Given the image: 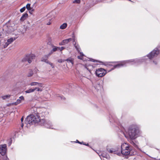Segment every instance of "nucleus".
<instances>
[{
  "label": "nucleus",
  "instance_id": "obj_1",
  "mask_svg": "<svg viewBox=\"0 0 160 160\" xmlns=\"http://www.w3.org/2000/svg\"><path fill=\"white\" fill-rule=\"evenodd\" d=\"M145 57H144L139 58L123 61L116 64H108L107 65V67L111 68V69L109 70L108 72H110L115 68H119L122 67L126 66L128 64L137 65L144 61L147 62V61L149 60L148 59H146Z\"/></svg>",
  "mask_w": 160,
  "mask_h": 160
},
{
  "label": "nucleus",
  "instance_id": "obj_2",
  "mask_svg": "<svg viewBox=\"0 0 160 160\" xmlns=\"http://www.w3.org/2000/svg\"><path fill=\"white\" fill-rule=\"evenodd\" d=\"M128 133L129 138L131 139H135L139 137L142 133L140 127L138 125L132 124L128 128Z\"/></svg>",
  "mask_w": 160,
  "mask_h": 160
},
{
  "label": "nucleus",
  "instance_id": "obj_3",
  "mask_svg": "<svg viewBox=\"0 0 160 160\" xmlns=\"http://www.w3.org/2000/svg\"><path fill=\"white\" fill-rule=\"evenodd\" d=\"M39 114L35 112L33 114H31L27 117L25 123L27 127L29 126L35 125L38 123H40L41 119H40Z\"/></svg>",
  "mask_w": 160,
  "mask_h": 160
},
{
  "label": "nucleus",
  "instance_id": "obj_4",
  "mask_svg": "<svg viewBox=\"0 0 160 160\" xmlns=\"http://www.w3.org/2000/svg\"><path fill=\"white\" fill-rule=\"evenodd\" d=\"M132 150L130 146L126 143H124L121 146L120 153L121 155H122L127 156L130 154Z\"/></svg>",
  "mask_w": 160,
  "mask_h": 160
},
{
  "label": "nucleus",
  "instance_id": "obj_5",
  "mask_svg": "<svg viewBox=\"0 0 160 160\" xmlns=\"http://www.w3.org/2000/svg\"><path fill=\"white\" fill-rule=\"evenodd\" d=\"M160 51V45L158 46L153 51L151 52L148 54L147 55V57L150 60L156 58L159 54Z\"/></svg>",
  "mask_w": 160,
  "mask_h": 160
},
{
  "label": "nucleus",
  "instance_id": "obj_6",
  "mask_svg": "<svg viewBox=\"0 0 160 160\" xmlns=\"http://www.w3.org/2000/svg\"><path fill=\"white\" fill-rule=\"evenodd\" d=\"M40 125L42 126H44L45 127L51 129H54L52 127V124L51 121L48 120L41 119L40 121Z\"/></svg>",
  "mask_w": 160,
  "mask_h": 160
},
{
  "label": "nucleus",
  "instance_id": "obj_7",
  "mask_svg": "<svg viewBox=\"0 0 160 160\" xmlns=\"http://www.w3.org/2000/svg\"><path fill=\"white\" fill-rule=\"evenodd\" d=\"M121 146H118L114 148L108 150V152L111 153L116 154L118 156L121 155Z\"/></svg>",
  "mask_w": 160,
  "mask_h": 160
},
{
  "label": "nucleus",
  "instance_id": "obj_8",
  "mask_svg": "<svg viewBox=\"0 0 160 160\" xmlns=\"http://www.w3.org/2000/svg\"><path fill=\"white\" fill-rule=\"evenodd\" d=\"M106 70L102 68H99L97 69L95 72L96 75L100 77L104 76L106 74Z\"/></svg>",
  "mask_w": 160,
  "mask_h": 160
},
{
  "label": "nucleus",
  "instance_id": "obj_9",
  "mask_svg": "<svg viewBox=\"0 0 160 160\" xmlns=\"http://www.w3.org/2000/svg\"><path fill=\"white\" fill-rule=\"evenodd\" d=\"M3 30L7 33H9L14 31V29L12 27L8 25L7 24H5L3 26Z\"/></svg>",
  "mask_w": 160,
  "mask_h": 160
},
{
  "label": "nucleus",
  "instance_id": "obj_10",
  "mask_svg": "<svg viewBox=\"0 0 160 160\" xmlns=\"http://www.w3.org/2000/svg\"><path fill=\"white\" fill-rule=\"evenodd\" d=\"M35 90L38 92H41L42 91V89L39 87H35L33 88H30L25 91V92L26 93H30L34 92Z\"/></svg>",
  "mask_w": 160,
  "mask_h": 160
},
{
  "label": "nucleus",
  "instance_id": "obj_11",
  "mask_svg": "<svg viewBox=\"0 0 160 160\" xmlns=\"http://www.w3.org/2000/svg\"><path fill=\"white\" fill-rule=\"evenodd\" d=\"M7 146L6 144H3L0 146V154L2 156L4 155L6 152Z\"/></svg>",
  "mask_w": 160,
  "mask_h": 160
},
{
  "label": "nucleus",
  "instance_id": "obj_12",
  "mask_svg": "<svg viewBox=\"0 0 160 160\" xmlns=\"http://www.w3.org/2000/svg\"><path fill=\"white\" fill-rule=\"evenodd\" d=\"M35 56L33 54H31L29 55L28 56H27L25 59H24L22 61H27L28 62L30 63L32 62V60L34 58Z\"/></svg>",
  "mask_w": 160,
  "mask_h": 160
},
{
  "label": "nucleus",
  "instance_id": "obj_13",
  "mask_svg": "<svg viewBox=\"0 0 160 160\" xmlns=\"http://www.w3.org/2000/svg\"><path fill=\"white\" fill-rule=\"evenodd\" d=\"M102 82L100 81V82H97L96 83L94 87L95 89L97 91L100 90L102 88Z\"/></svg>",
  "mask_w": 160,
  "mask_h": 160
},
{
  "label": "nucleus",
  "instance_id": "obj_14",
  "mask_svg": "<svg viewBox=\"0 0 160 160\" xmlns=\"http://www.w3.org/2000/svg\"><path fill=\"white\" fill-rule=\"evenodd\" d=\"M31 86H36V87L40 88L43 87V84L42 83H38L37 82H32L30 83V84Z\"/></svg>",
  "mask_w": 160,
  "mask_h": 160
},
{
  "label": "nucleus",
  "instance_id": "obj_15",
  "mask_svg": "<svg viewBox=\"0 0 160 160\" xmlns=\"http://www.w3.org/2000/svg\"><path fill=\"white\" fill-rule=\"evenodd\" d=\"M24 100V97L23 96H21L17 100L16 102L13 103V104L15 105H17L20 103L22 101H23Z\"/></svg>",
  "mask_w": 160,
  "mask_h": 160
},
{
  "label": "nucleus",
  "instance_id": "obj_16",
  "mask_svg": "<svg viewBox=\"0 0 160 160\" xmlns=\"http://www.w3.org/2000/svg\"><path fill=\"white\" fill-rule=\"evenodd\" d=\"M73 44L74 47L76 49L77 52H80L81 51V48L79 44L78 43H77L76 41L74 43H73Z\"/></svg>",
  "mask_w": 160,
  "mask_h": 160
},
{
  "label": "nucleus",
  "instance_id": "obj_17",
  "mask_svg": "<svg viewBox=\"0 0 160 160\" xmlns=\"http://www.w3.org/2000/svg\"><path fill=\"white\" fill-rule=\"evenodd\" d=\"M100 158L102 159L101 157L106 158L107 159H108L109 158V155L103 152L100 155H99Z\"/></svg>",
  "mask_w": 160,
  "mask_h": 160
},
{
  "label": "nucleus",
  "instance_id": "obj_18",
  "mask_svg": "<svg viewBox=\"0 0 160 160\" xmlns=\"http://www.w3.org/2000/svg\"><path fill=\"white\" fill-rule=\"evenodd\" d=\"M28 14L27 13H25L23 14L20 18V20L21 21H23L25 20L28 17Z\"/></svg>",
  "mask_w": 160,
  "mask_h": 160
},
{
  "label": "nucleus",
  "instance_id": "obj_19",
  "mask_svg": "<svg viewBox=\"0 0 160 160\" xmlns=\"http://www.w3.org/2000/svg\"><path fill=\"white\" fill-rule=\"evenodd\" d=\"M75 36L74 35V33H73L72 34V38H69L68 39H67L68 40V42H70L71 41H72L73 43L75 42Z\"/></svg>",
  "mask_w": 160,
  "mask_h": 160
},
{
  "label": "nucleus",
  "instance_id": "obj_20",
  "mask_svg": "<svg viewBox=\"0 0 160 160\" xmlns=\"http://www.w3.org/2000/svg\"><path fill=\"white\" fill-rule=\"evenodd\" d=\"M17 38L13 37L10 38L7 40V42L9 44L11 43L14 41Z\"/></svg>",
  "mask_w": 160,
  "mask_h": 160
},
{
  "label": "nucleus",
  "instance_id": "obj_21",
  "mask_svg": "<svg viewBox=\"0 0 160 160\" xmlns=\"http://www.w3.org/2000/svg\"><path fill=\"white\" fill-rule=\"evenodd\" d=\"M48 57H49L47 55H45L42 58L41 61L42 62H45L47 59H48Z\"/></svg>",
  "mask_w": 160,
  "mask_h": 160
},
{
  "label": "nucleus",
  "instance_id": "obj_22",
  "mask_svg": "<svg viewBox=\"0 0 160 160\" xmlns=\"http://www.w3.org/2000/svg\"><path fill=\"white\" fill-rule=\"evenodd\" d=\"M66 61H67L68 63H71L72 65H73V60L71 58H69L67 59L66 60Z\"/></svg>",
  "mask_w": 160,
  "mask_h": 160
},
{
  "label": "nucleus",
  "instance_id": "obj_23",
  "mask_svg": "<svg viewBox=\"0 0 160 160\" xmlns=\"http://www.w3.org/2000/svg\"><path fill=\"white\" fill-rule=\"evenodd\" d=\"M67 24L66 23H64L60 26V28L61 29H64L67 27Z\"/></svg>",
  "mask_w": 160,
  "mask_h": 160
},
{
  "label": "nucleus",
  "instance_id": "obj_24",
  "mask_svg": "<svg viewBox=\"0 0 160 160\" xmlns=\"http://www.w3.org/2000/svg\"><path fill=\"white\" fill-rule=\"evenodd\" d=\"M33 74V72L32 70L31 69H30L29 70V71L28 72V74L27 76L28 77H32Z\"/></svg>",
  "mask_w": 160,
  "mask_h": 160
},
{
  "label": "nucleus",
  "instance_id": "obj_25",
  "mask_svg": "<svg viewBox=\"0 0 160 160\" xmlns=\"http://www.w3.org/2000/svg\"><path fill=\"white\" fill-rule=\"evenodd\" d=\"M80 53V55L78 56V58L80 59L83 60V57L84 56V54L82 52H79Z\"/></svg>",
  "mask_w": 160,
  "mask_h": 160
},
{
  "label": "nucleus",
  "instance_id": "obj_26",
  "mask_svg": "<svg viewBox=\"0 0 160 160\" xmlns=\"http://www.w3.org/2000/svg\"><path fill=\"white\" fill-rule=\"evenodd\" d=\"M52 51H53V52H55L57 51L58 49V47H57L54 45H52Z\"/></svg>",
  "mask_w": 160,
  "mask_h": 160
},
{
  "label": "nucleus",
  "instance_id": "obj_27",
  "mask_svg": "<svg viewBox=\"0 0 160 160\" xmlns=\"http://www.w3.org/2000/svg\"><path fill=\"white\" fill-rule=\"evenodd\" d=\"M30 5V4L28 3L27 4L26 7H25L28 10H31V9Z\"/></svg>",
  "mask_w": 160,
  "mask_h": 160
},
{
  "label": "nucleus",
  "instance_id": "obj_28",
  "mask_svg": "<svg viewBox=\"0 0 160 160\" xmlns=\"http://www.w3.org/2000/svg\"><path fill=\"white\" fill-rule=\"evenodd\" d=\"M10 97V95H6L4 96H3L2 97V98L3 99H5L7 98H9Z\"/></svg>",
  "mask_w": 160,
  "mask_h": 160
},
{
  "label": "nucleus",
  "instance_id": "obj_29",
  "mask_svg": "<svg viewBox=\"0 0 160 160\" xmlns=\"http://www.w3.org/2000/svg\"><path fill=\"white\" fill-rule=\"evenodd\" d=\"M57 97L59 99H64L65 98L62 96L59 95L58 94L57 95Z\"/></svg>",
  "mask_w": 160,
  "mask_h": 160
},
{
  "label": "nucleus",
  "instance_id": "obj_30",
  "mask_svg": "<svg viewBox=\"0 0 160 160\" xmlns=\"http://www.w3.org/2000/svg\"><path fill=\"white\" fill-rule=\"evenodd\" d=\"M125 131V128H124L122 127L121 128V132L125 136V137H126V136L125 135V132H124Z\"/></svg>",
  "mask_w": 160,
  "mask_h": 160
},
{
  "label": "nucleus",
  "instance_id": "obj_31",
  "mask_svg": "<svg viewBox=\"0 0 160 160\" xmlns=\"http://www.w3.org/2000/svg\"><path fill=\"white\" fill-rule=\"evenodd\" d=\"M23 120H24V118H23V117H22L21 119V122H22V124H21V127L22 128L23 127V123H22V122L23 121Z\"/></svg>",
  "mask_w": 160,
  "mask_h": 160
},
{
  "label": "nucleus",
  "instance_id": "obj_32",
  "mask_svg": "<svg viewBox=\"0 0 160 160\" xmlns=\"http://www.w3.org/2000/svg\"><path fill=\"white\" fill-rule=\"evenodd\" d=\"M26 8L25 7H24L20 9V12H23L25 10Z\"/></svg>",
  "mask_w": 160,
  "mask_h": 160
},
{
  "label": "nucleus",
  "instance_id": "obj_33",
  "mask_svg": "<svg viewBox=\"0 0 160 160\" xmlns=\"http://www.w3.org/2000/svg\"><path fill=\"white\" fill-rule=\"evenodd\" d=\"M62 41L64 43V45L66 44H68V43L67 39H64Z\"/></svg>",
  "mask_w": 160,
  "mask_h": 160
},
{
  "label": "nucleus",
  "instance_id": "obj_34",
  "mask_svg": "<svg viewBox=\"0 0 160 160\" xmlns=\"http://www.w3.org/2000/svg\"><path fill=\"white\" fill-rule=\"evenodd\" d=\"M54 52L51 50L50 52L47 55L49 57Z\"/></svg>",
  "mask_w": 160,
  "mask_h": 160
},
{
  "label": "nucleus",
  "instance_id": "obj_35",
  "mask_svg": "<svg viewBox=\"0 0 160 160\" xmlns=\"http://www.w3.org/2000/svg\"><path fill=\"white\" fill-rule=\"evenodd\" d=\"M12 140L11 138H10L9 140V142L8 143V145L10 146L12 143Z\"/></svg>",
  "mask_w": 160,
  "mask_h": 160
},
{
  "label": "nucleus",
  "instance_id": "obj_36",
  "mask_svg": "<svg viewBox=\"0 0 160 160\" xmlns=\"http://www.w3.org/2000/svg\"><path fill=\"white\" fill-rule=\"evenodd\" d=\"M9 45V44L7 42H6L3 46L4 48H6Z\"/></svg>",
  "mask_w": 160,
  "mask_h": 160
},
{
  "label": "nucleus",
  "instance_id": "obj_37",
  "mask_svg": "<svg viewBox=\"0 0 160 160\" xmlns=\"http://www.w3.org/2000/svg\"><path fill=\"white\" fill-rule=\"evenodd\" d=\"M65 48L63 47H58V49L60 51H62V50L65 49Z\"/></svg>",
  "mask_w": 160,
  "mask_h": 160
},
{
  "label": "nucleus",
  "instance_id": "obj_38",
  "mask_svg": "<svg viewBox=\"0 0 160 160\" xmlns=\"http://www.w3.org/2000/svg\"><path fill=\"white\" fill-rule=\"evenodd\" d=\"M112 119H110V122H112L113 120L114 122H116V120L113 117H112Z\"/></svg>",
  "mask_w": 160,
  "mask_h": 160
},
{
  "label": "nucleus",
  "instance_id": "obj_39",
  "mask_svg": "<svg viewBox=\"0 0 160 160\" xmlns=\"http://www.w3.org/2000/svg\"><path fill=\"white\" fill-rule=\"evenodd\" d=\"M151 62L152 63H153L155 65H156L157 63V62L156 61H152L151 60Z\"/></svg>",
  "mask_w": 160,
  "mask_h": 160
},
{
  "label": "nucleus",
  "instance_id": "obj_40",
  "mask_svg": "<svg viewBox=\"0 0 160 160\" xmlns=\"http://www.w3.org/2000/svg\"><path fill=\"white\" fill-rule=\"evenodd\" d=\"M80 2V0H75L73 1V2L74 3H79Z\"/></svg>",
  "mask_w": 160,
  "mask_h": 160
},
{
  "label": "nucleus",
  "instance_id": "obj_41",
  "mask_svg": "<svg viewBox=\"0 0 160 160\" xmlns=\"http://www.w3.org/2000/svg\"><path fill=\"white\" fill-rule=\"evenodd\" d=\"M75 142H76V143H79V144H82L83 143H84V142H79L78 140H76V141Z\"/></svg>",
  "mask_w": 160,
  "mask_h": 160
},
{
  "label": "nucleus",
  "instance_id": "obj_42",
  "mask_svg": "<svg viewBox=\"0 0 160 160\" xmlns=\"http://www.w3.org/2000/svg\"><path fill=\"white\" fill-rule=\"evenodd\" d=\"M65 61V60H63L59 59V60H58V62H59V63H62V62H63Z\"/></svg>",
  "mask_w": 160,
  "mask_h": 160
},
{
  "label": "nucleus",
  "instance_id": "obj_43",
  "mask_svg": "<svg viewBox=\"0 0 160 160\" xmlns=\"http://www.w3.org/2000/svg\"><path fill=\"white\" fill-rule=\"evenodd\" d=\"M59 45H64V43L63 42V41H62L61 42H60L59 43Z\"/></svg>",
  "mask_w": 160,
  "mask_h": 160
},
{
  "label": "nucleus",
  "instance_id": "obj_44",
  "mask_svg": "<svg viewBox=\"0 0 160 160\" xmlns=\"http://www.w3.org/2000/svg\"><path fill=\"white\" fill-rule=\"evenodd\" d=\"M90 61L92 62H97V61L96 60H94L93 59H90Z\"/></svg>",
  "mask_w": 160,
  "mask_h": 160
},
{
  "label": "nucleus",
  "instance_id": "obj_45",
  "mask_svg": "<svg viewBox=\"0 0 160 160\" xmlns=\"http://www.w3.org/2000/svg\"><path fill=\"white\" fill-rule=\"evenodd\" d=\"M45 62L46 63H48L49 64H50V63H51V62H50L48 60V59H47L46 61Z\"/></svg>",
  "mask_w": 160,
  "mask_h": 160
},
{
  "label": "nucleus",
  "instance_id": "obj_46",
  "mask_svg": "<svg viewBox=\"0 0 160 160\" xmlns=\"http://www.w3.org/2000/svg\"><path fill=\"white\" fill-rule=\"evenodd\" d=\"M49 65H51V66L52 68H54V66L53 65V64L51 62V63H50Z\"/></svg>",
  "mask_w": 160,
  "mask_h": 160
},
{
  "label": "nucleus",
  "instance_id": "obj_47",
  "mask_svg": "<svg viewBox=\"0 0 160 160\" xmlns=\"http://www.w3.org/2000/svg\"><path fill=\"white\" fill-rule=\"evenodd\" d=\"M82 144H83L84 145H85L87 146H89V145L88 144V143L86 144V143H85L84 142Z\"/></svg>",
  "mask_w": 160,
  "mask_h": 160
},
{
  "label": "nucleus",
  "instance_id": "obj_48",
  "mask_svg": "<svg viewBox=\"0 0 160 160\" xmlns=\"http://www.w3.org/2000/svg\"><path fill=\"white\" fill-rule=\"evenodd\" d=\"M51 24V22H48V23H47V25H49Z\"/></svg>",
  "mask_w": 160,
  "mask_h": 160
},
{
  "label": "nucleus",
  "instance_id": "obj_49",
  "mask_svg": "<svg viewBox=\"0 0 160 160\" xmlns=\"http://www.w3.org/2000/svg\"><path fill=\"white\" fill-rule=\"evenodd\" d=\"M5 160H10L9 158L7 156L5 158Z\"/></svg>",
  "mask_w": 160,
  "mask_h": 160
},
{
  "label": "nucleus",
  "instance_id": "obj_50",
  "mask_svg": "<svg viewBox=\"0 0 160 160\" xmlns=\"http://www.w3.org/2000/svg\"><path fill=\"white\" fill-rule=\"evenodd\" d=\"M15 133V137H16L17 136V135H16V134H17L18 133V132H16Z\"/></svg>",
  "mask_w": 160,
  "mask_h": 160
},
{
  "label": "nucleus",
  "instance_id": "obj_51",
  "mask_svg": "<svg viewBox=\"0 0 160 160\" xmlns=\"http://www.w3.org/2000/svg\"><path fill=\"white\" fill-rule=\"evenodd\" d=\"M153 158L155 160H159L160 159H156L155 158Z\"/></svg>",
  "mask_w": 160,
  "mask_h": 160
},
{
  "label": "nucleus",
  "instance_id": "obj_52",
  "mask_svg": "<svg viewBox=\"0 0 160 160\" xmlns=\"http://www.w3.org/2000/svg\"><path fill=\"white\" fill-rule=\"evenodd\" d=\"M27 27H26V29H25V30H27Z\"/></svg>",
  "mask_w": 160,
  "mask_h": 160
},
{
  "label": "nucleus",
  "instance_id": "obj_53",
  "mask_svg": "<svg viewBox=\"0 0 160 160\" xmlns=\"http://www.w3.org/2000/svg\"><path fill=\"white\" fill-rule=\"evenodd\" d=\"M132 143H133V144H135V143H134V142H132Z\"/></svg>",
  "mask_w": 160,
  "mask_h": 160
},
{
  "label": "nucleus",
  "instance_id": "obj_54",
  "mask_svg": "<svg viewBox=\"0 0 160 160\" xmlns=\"http://www.w3.org/2000/svg\"><path fill=\"white\" fill-rule=\"evenodd\" d=\"M0 160H2L1 159H0Z\"/></svg>",
  "mask_w": 160,
  "mask_h": 160
}]
</instances>
